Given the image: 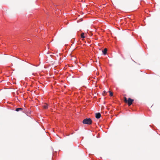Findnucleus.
Segmentation results:
<instances>
[{
    "label": "nucleus",
    "instance_id": "39448f33",
    "mask_svg": "<svg viewBox=\"0 0 160 160\" xmlns=\"http://www.w3.org/2000/svg\"><path fill=\"white\" fill-rule=\"evenodd\" d=\"M107 51V49L106 48H105L104 49L103 51H102V52L104 55H105Z\"/></svg>",
    "mask_w": 160,
    "mask_h": 160
},
{
    "label": "nucleus",
    "instance_id": "0eeeda50",
    "mask_svg": "<svg viewBox=\"0 0 160 160\" xmlns=\"http://www.w3.org/2000/svg\"><path fill=\"white\" fill-rule=\"evenodd\" d=\"M84 33H82L81 35V37L82 38H85V37L84 36Z\"/></svg>",
    "mask_w": 160,
    "mask_h": 160
},
{
    "label": "nucleus",
    "instance_id": "9d476101",
    "mask_svg": "<svg viewBox=\"0 0 160 160\" xmlns=\"http://www.w3.org/2000/svg\"><path fill=\"white\" fill-rule=\"evenodd\" d=\"M107 92H106L105 91H104L102 93V94L103 95H105L106 94V93Z\"/></svg>",
    "mask_w": 160,
    "mask_h": 160
},
{
    "label": "nucleus",
    "instance_id": "6e6552de",
    "mask_svg": "<svg viewBox=\"0 0 160 160\" xmlns=\"http://www.w3.org/2000/svg\"><path fill=\"white\" fill-rule=\"evenodd\" d=\"M124 102L125 103H127L128 101V100H127V98L126 97H124Z\"/></svg>",
    "mask_w": 160,
    "mask_h": 160
},
{
    "label": "nucleus",
    "instance_id": "7ed1b4c3",
    "mask_svg": "<svg viewBox=\"0 0 160 160\" xmlns=\"http://www.w3.org/2000/svg\"><path fill=\"white\" fill-rule=\"evenodd\" d=\"M101 114L100 113H96L95 114V117L97 119L101 117Z\"/></svg>",
    "mask_w": 160,
    "mask_h": 160
},
{
    "label": "nucleus",
    "instance_id": "423d86ee",
    "mask_svg": "<svg viewBox=\"0 0 160 160\" xmlns=\"http://www.w3.org/2000/svg\"><path fill=\"white\" fill-rule=\"evenodd\" d=\"M22 108H17L16 109V111H17V112H18L20 110H22Z\"/></svg>",
    "mask_w": 160,
    "mask_h": 160
},
{
    "label": "nucleus",
    "instance_id": "f257e3e1",
    "mask_svg": "<svg viewBox=\"0 0 160 160\" xmlns=\"http://www.w3.org/2000/svg\"><path fill=\"white\" fill-rule=\"evenodd\" d=\"M83 124L90 125L92 123V121L90 118H86L83 120L82 121Z\"/></svg>",
    "mask_w": 160,
    "mask_h": 160
},
{
    "label": "nucleus",
    "instance_id": "20e7f679",
    "mask_svg": "<svg viewBox=\"0 0 160 160\" xmlns=\"http://www.w3.org/2000/svg\"><path fill=\"white\" fill-rule=\"evenodd\" d=\"M42 107L45 109H46L48 108V105L45 103L42 105Z\"/></svg>",
    "mask_w": 160,
    "mask_h": 160
},
{
    "label": "nucleus",
    "instance_id": "1a4fd4ad",
    "mask_svg": "<svg viewBox=\"0 0 160 160\" xmlns=\"http://www.w3.org/2000/svg\"><path fill=\"white\" fill-rule=\"evenodd\" d=\"M108 92L110 93V96H113V93L110 91H109Z\"/></svg>",
    "mask_w": 160,
    "mask_h": 160
},
{
    "label": "nucleus",
    "instance_id": "f03ea898",
    "mask_svg": "<svg viewBox=\"0 0 160 160\" xmlns=\"http://www.w3.org/2000/svg\"><path fill=\"white\" fill-rule=\"evenodd\" d=\"M133 101V99H132L130 98H128L127 102L128 105L129 106H130L132 103V102Z\"/></svg>",
    "mask_w": 160,
    "mask_h": 160
}]
</instances>
